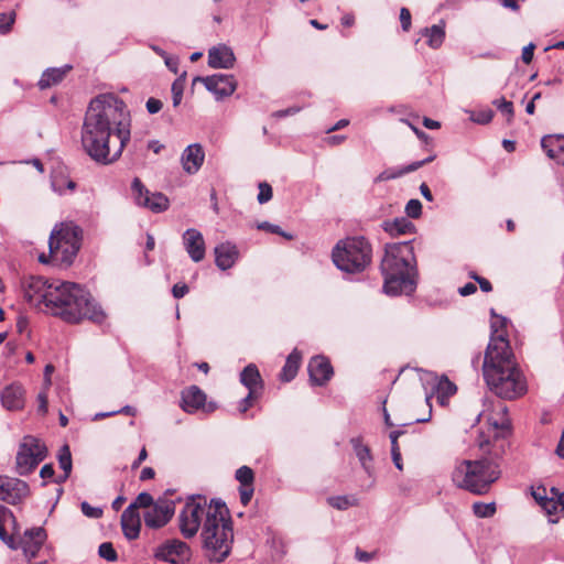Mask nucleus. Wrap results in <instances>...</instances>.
<instances>
[{"mask_svg": "<svg viewBox=\"0 0 564 564\" xmlns=\"http://www.w3.org/2000/svg\"><path fill=\"white\" fill-rule=\"evenodd\" d=\"M121 529L128 540H135L140 534L141 519L134 506H128L121 514Z\"/></svg>", "mask_w": 564, "mask_h": 564, "instance_id": "22", "label": "nucleus"}, {"mask_svg": "<svg viewBox=\"0 0 564 564\" xmlns=\"http://www.w3.org/2000/svg\"><path fill=\"white\" fill-rule=\"evenodd\" d=\"M153 555L158 561L180 564L189 560L191 549L187 543L177 539H172L160 544L154 550Z\"/></svg>", "mask_w": 564, "mask_h": 564, "instance_id": "12", "label": "nucleus"}, {"mask_svg": "<svg viewBox=\"0 0 564 564\" xmlns=\"http://www.w3.org/2000/svg\"><path fill=\"white\" fill-rule=\"evenodd\" d=\"M236 56L231 47L218 44L208 51V65L212 68L230 69L234 67Z\"/></svg>", "mask_w": 564, "mask_h": 564, "instance_id": "19", "label": "nucleus"}, {"mask_svg": "<svg viewBox=\"0 0 564 564\" xmlns=\"http://www.w3.org/2000/svg\"><path fill=\"white\" fill-rule=\"evenodd\" d=\"M391 456H392V460H393L394 466H395L399 470H402L403 465H402V458H401V452H400V449L391 451Z\"/></svg>", "mask_w": 564, "mask_h": 564, "instance_id": "63", "label": "nucleus"}, {"mask_svg": "<svg viewBox=\"0 0 564 564\" xmlns=\"http://www.w3.org/2000/svg\"><path fill=\"white\" fill-rule=\"evenodd\" d=\"M155 476V471L152 467H144L140 474V480L145 481L152 479Z\"/></svg>", "mask_w": 564, "mask_h": 564, "instance_id": "64", "label": "nucleus"}, {"mask_svg": "<svg viewBox=\"0 0 564 564\" xmlns=\"http://www.w3.org/2000/svg\"><path fill=\"white\" fill-rule=\"evenodd\" d=\"M257 398H258V393H257V392H254V391H252V390H251V391H249V392H248V394H247V397H245V398L240 401V403H239V411H240L241 413L247 412V410L252 405L253 400H254V399H257Z\"/></svg>", "mask_w": 564, "mask_h": 564, "instance_id": "51", "label": "nucleus"}, {"mask_svg": "<svg viewBox=\"0 0 564 564\" xmlns=\"http://www.w3.org/2000/svg\"><path fill=\"white\" fill-rule=\"evenodd\" d=\"M312 384L323 386L330 380L334 371L328 359L323 356L313 357L307 366Z\"/></svg>", "mask_w": 564, "mask_h": 564, "instance_id": "18", "label": "nucleus"}, {"mask_svg": "<svg viewBox=\"0 0 564 564\" xmlns=\"http://www.w3.org/2000/svg\"><path fill=\"white\" fill-rule=\"evenodd\" d=\"M257 228L260 230L271 232V234H276V235L283 236L284 238H286L289 240H291L293 238L292 235L284 232L278 225H273L269 221H262V223L258 224Z\"/></svg>", "mask_w": 564, "mask_h": 564, "instance_id": "45", "label": "nucleus"}, {"mask_svg": "<svg viewBox=\"0 0 564 564\" xmlns=\"http://www.w3.org/2000/svg\"><path fill=\"white\" fill-rule=\"evenodd\" d=\"M183 90H184L183 82L181 80V78L176 79L172 84V100H173L174 107H177L181 104L182 98H183Z\"/></svg>", "mask_w": 564, "mask_h": 564, "instance_id": "48", "label": "nucleus"}, {"mask_svg": "<svg viewBox=\"0 0 564 564\" xmlns=\"http://www.w3.org/2000/svg\"><path fill=\"white\" fill-rule=\"evenodd\" d=\"M299 111H300V108L290 107V108H286V109L279 110V111L274 112V116L278 117V118H283V117H286V116L295 115Z\"/></svg>", "mask_w": 564, "mask_h": 564, "instance_id": "62", "label": "nucleus"}, {"mask_svg": "<svg viewBox=\"0 0 564 564\" xmlns=\"http://www.w3.org/2000/svg\"><path fill=\"white\" fill-rule=\"evenodd\" d=\"M435 384L433 386V390L437 394V400L444 404L445 400L456 393V386L449 381V379L445 376L437 379L435 378Z\"/></svg>", "mask_w": 564, "mask_h": 564, "instance_id": "35", "label": "nucleus"}, {"mask_svg": "<svg viewBox=\"0 0 564 564\" xmlns=\"http://www.w3.org/2000/svg\"><path fill=\"white\" fill-rule=\"evenodd\" d=\"M501 475L500 453L488 454L479 459L462 460L452 474L454 484L474 495H485Z\"/></svg>", "mask_w": 564, "mask_h": 564, "instance_id": "5", "label": "nucleus"}, {"mask_svg": "<svg viewBox=\"0 0 564 564\" xmlns=\"http://www.w3.org/2000/svg\"><path fill=\"white\" fill-rule=\"evenodd\" d=\"M30 495L26 481L0 475V500L18 505Z\"/></svg>", "mask_w": 564, "mask_h": 564, "instance_id": "14", "label": "nucleus"}, {"mask_svg": "<svg viewBox=\"0 0 564 564\" xmlns=\"http://www.w3.org/2000/svg\"><path fill=\"white\" fill-rule=\"evenodd\" d=\"M47 456V447L35 436L26 435L19 445L15 469L20 476L31 474Z\"/></svg>", "mask_w": 564, "mask_h": 564, "instance_id": "9", "label": "nucleus"}, {"mask_svg": "<svg viewBox=\"0 0 564 564\" xmlns=\"http://www.w3.org/2000/svg\"><path fill=\"white\" fill-rule=\"evenodd\" d=\"M202 82L205 88L215 95L217 100L234 94L237 88V82L234 75L214 74L206 77H195L194 83Z\"/></svg>", "mask_w": 564, "mask_h": 564, "instance_id": "13", "label": "nucleus"}, {"mask_svg": "<svg viewBox=\"0 0 564 564\" xmlns=\"http://www.w3.org/2000/svg\"><path fill=\"white\" fill-rule=\"evenodd\" d=\"M215 502V510L208 513L202 527V543L206 556L214 562H223L231 551L234 531L228 509L220 500Z\"/></svg>", "mask_w": 564, "mask_h": 564, "instance_id": "6", "label": "nucleus"}, {"mask_svg": "<svg viewBox=\"0 0 564 564\" xmlns=\"http://www.w3.org/2000/svg\"><path fill=\"white\" fill-rule=\"evenodd\" d=\"M240 382L249 390L258 392L262 388V379L256 365L250 364L240 373Z\"/></svg>", "mask_w": 564, "mask_h": 564, "instance_id": "30", "label": "nucleus"}, {"mask_svg": "<svg viewBox=\"0 0 564 564\" xmlns=\"http://www.w3.org/2000/svg\"><path fill=\"white\" fill-rule=\"evenodd\" d=\"M380 268L386 294L397 296L414 293L417 268L412 241L388 243Z\"/></svg>", "mask_w": 564, "mask_h": 564, "instance_id": "4", "label": "nucleus"}, {"mask_svg": "<svg viewBox=\"0 0 564 564\" xmlns=\"http://www.w3.org/2000/svg\"><path fill=\"white\" fill-rule=\"evenodd\" d=\"M206 394L197 386H191L182 391V409L187 413H195L205 405Z\"/></svg>", "mask_w": 564, "mask_h": 564, "instance_id": "23", "label": "nucleus"}, {"mask_svg": "<svg viewBox=\"0 0 564 564\" xmlns=\"http://www.w3.org/2000/svg\"><path fill=\"white\" fill-rule=\"evenodd\" d=\"M82 512L93 519H98L102 516V510L100 508L91 507L88 502L84 501L80 505Z\"/></svg>", "mask_w": 564, "mask_h": 564, "instance_id": "49", "label": "nucleus"}, {"mask_svg": "<svg viewBox=\"0 0 564 564\" xmlns=\"http://www.w3.org/2000/svg\"><path fill=\"white\" fill-rule=\"evenodd\" d=\"M204 158L205 153L200 144H189L181 158L184 171L188 174H195L200 169Z\"/></svg>", "mask_w": 564, "mask_h": 564, "instance_id": "20", "label": "nucleus"}, {"mask_svg": "<svg viewBox=\"0 0 564 564\" xmlns=\"http://www.w3.org/2000/svg\"><path fill=\"white\" fill-rule=\"evenodd\" d=\"M404 432L401 430L392 431L389 435L390 442H391V451L400 449L398 444V438L403 434Z\"/></svg>", "mask_w": 564, "mask_h": 564, "instance_id": "60", "label": "nucleus"}, {"mask_svg": "<svg viewBox=\"0 0 564 564\" xmlns=\"http://www.w3.org/2000/svg\"><path fill=\"white\" fill-rule=\"evenodd\" d=\"M0 540L4 542L9 547L17 549L14 544V538L9 535L4 528V522H0Z\"/></svg>", "mask_w": 564, "mask_h": 564, "instance_id": "53", "label": "nucleus"}, {"mask_svg": "<svg viewBox=\"0 0 564 564\" xmlns=\"http://www.w3.org/2000/svg\"><path fill=\"white\" fill-rule=\"evenodd\" d=\"M57 459L59 468L63 469L64 475L59 476L54 481L56 484H62L69 477L73 467L72 453L68 445H63L61 447V449L58 451Z\"/></svg>", "mask_w": 564, "mask_h": 564, "instance_id": "34", "label": "nucleus"}, {"mask_svg": "<svg viewBox=\"0 0 564 564\" xmlns=\"http://www.w3.org/2000/svg\"><path fill=\"white\" fill-rule=\"evenodd\" d=\"M72 69L73 66L69 64L45 69L37 83L39 88L44 90L59 84Z\"/></svg>", "mask_w": 564, "mask_h": 564, "instance_id": "25", "label": "nucleus"}, {"mask_svg": "<svg viewBox=\"0 0 564 564\" xmlns=\"http://www.w3.org/2000/svg\"><path fill=\"white\" fill-rule=\"evenodd\" d=\"M327 502L330 507L337 510H346L349 507L358 505V498L354 495L347 496H333L327 498Z\"/></svg>", "mask_w": 564, "mask_h": 564, "instance_id": "36", "label": "nucleus"}, {"mask_svg": "<svg viewBox=\"0 0 564 564\" xmlns=\"http://www.w3.org/2000/svg\"><path fill=\"white\" fill-rule=\"evenodd\" d=\"M188 293V286L186 284L176 283L172 288V294L175 299H181Z\"/></svg>", "mask_w": 564, "mask_h": 564, "instance_id": "56", "label": "nucleus"}, {"mask_svg": "<svg viewBox=\"0 0 564 564\" xmlns=\"http://www.w3.org/2000/svg\"><path fill=\"white\" fill-rule=\"evenodd\" d=\"M236 479L240 482V487L253 486L254 473L248 466H241L236 470Z\"/></svg>", "mask_w": 564, "mask_h": 564, "instance_id": "38", "label": "nucleus"}, {"mask_svg": "<svg viewBox=\"0 0 564 564\" xmlns=\"http://www.w3.org/2000/svg\"><path fill=\"white\" fill-rule=\"evenodd\" d=\"M214 253L215 263L223 271L232 268L239 257L237 247L230 242H223L216 246Z\"/></svg>", "mask_w": 564, "mask_h": 564, "instance_id": "21", "label": "nucleus"}, {"mask_svg": "<svg viewBox=\"0 0 564 564\" xmlns=\"http://www.w3.org/2000/svg\"><path fill=\"white\" fill-rule=\"evenodd\" d=\"M14 21H15V12L14 11H12L10 13H4V12L0 13V33L1 34L8 33L11 30Z\"/></svg>", "mask_w": 564, "mask_h": 564, "instance_id": "44", "label": "nucleus"}, {"mask_svg": "<svg viewBox=\"0 0 564 564\" xmlns=\"http://www.w3.org/2000/svg\"><path fill=\"white\" fill-rule=\"evenodd\" d=\"M477 291V286L471 283V282H468L466 283L464 286L459 288L458 289V293L462 295V296H468V295H471L474 294L475 292Z\"/></svg>", "mask_w": 564, "mask_h": 564, "instance_id": "59", "label": "nucleus"}, {"mask_svg": "<svg viewBox=\"0 0 564 564\" xmlns=\"http://www.w3.org/2000/svg\"><path fill=\"white\" fill-rule=\"evenodd\" d=\"M332 258L343 272L356 274L364 272L372 260V247L362 236L348 237L336 243Z\"/></svg>", "mask_w": 564, "mask_h": 564, "instance_id": "7", "label": "nucleus"}, {"mask_svg": "<svg viewBox=\"0 0 564 564\" xmlns=\"http://www.w3.org/2000/svg\"><path fill=\"white\" fill-rule=\"evenodd\" d=\"M145 107H147V110L149 111V113L154 115V113H158L162 109L163 104L161 100L151 97L148 99Z\"/></svg>", "mask_w": 564, "mask_h": 564, "instance_id": "54", "label": "nucleus"}, {"mask_svg": "<svg viewBox=\"0 0 564 564\" xmlns=\"http://www.w3.org/2000/svg\"><path fill=\"white\" fill-rule=\"evenodd\" d=\"M382 229L392 237L413 234L415 226L406 217H398L393 220H386L382 224Z\"/></svg>", "mask_w": 564, "mask_h": 564, "instance_id": "27", "label": "nucleus"}, {"mask_svg": "<svg viewBox=\"0 0 564 564\" xmlns=\"http://www.w3.org/2000/svg\"><path fill=\"white\" fill-rule=\"evenodd\" d=\"M131 189L135 204L152 213L165 212L170 206V200L163 193L150 192L138 177L133 178Z\"/></svg>", "mask_w": 564, "mask_h": 564, "instance_id": "11", "label": "nucleus"}, {"mask_svg": "<svg viewBox=\"0 0 564 564\" xmlns=\"http://www.w3.org/2000/svg\"><path fill=\"white\" fill-rule=\"evenodd\" d=\"M37 412L42 415L46 414L47 412V395L45 392H40L37 395Z\"/></svg>", "mask_w": 564, "mask_h": 564, "instance_id": "57", "label": "nucleus"}, {"mask_svg": "<svg viewBox=\"0 0 564 564\" xmlns=\"http://www.w3.org/2000/svg\"><path fill=\"white\" fill-rule=\"evenodd\" d=\"M350 443L352 445L354 452L356 456L358 457L362 468L368 475H371V465L372 456L370 448L362 443L361 437H354L350 440Z\"/></svg>", "mask_w": 564, "mask_h": 564, "instance_id": "31", "label": "nucleus"}, {"mask_svg": "<svg viewBox=\"0 0 564 564\" xmlns=\"http://www.w3.org/2000/svg\"><path fill=\"white\" fill-rule=\"evenodd\" d=\"M82 145L101 164L117 161L130 140V117L123 100L101 94L88 105L82 127Z\"/></svg>", "mask_w": 564, "mask_h": 564, "instance_id": "1", "label": "nucleus"}, {"mask_svg": "<svg viewBox=\"0 0 564 564\" xmlns=\"http://www.w3.org/2000/svg\"><path fill=\"white\" fill-rule=\"evenodd\" d=\"M253 491H254L253 486L239 487L240 502L245 507L251 501Z\"/></svg>", "mask_w": 564, "mask_h": 564, "instance_id": "52", "label": "nucleus"}, {"mask_svg": "<svg viewBox=\"0 0 564 564\" xmlns=\"http://www.w3.org/2000/svg\"><path fill=\"white\" fill-rule=\"evenodd\" d=\"M154 500L153 497L149 492H141L138 495L135 500L131 502L129 506H134V511H138L139 508H150L153 507Z\"/></svg>", "mask_w": 564, "mask_h": 564, "instance_id": "43", "label": "nucleus"}, {"mask_svg": "<svg viewBox=\"0 0 564 564\" xmlns=\"http://www.w3.org/2000/svg\"><path fill=\"white\" fill-rule=\"evenodd\" d=\"M1 402L8 410H20L24 404V389L19 383H12L1 392Z\"/></svg>", "mask_w": 564, "mask_h": 564, "instance_id": "24", "label": "nucleus"}, {"mask_svg": "<svg viewBox=\"0 0 564 564\" xmlns=\"http://www.w3.org/2000/svg\"><path fill=\"white\" fill-rule=\"evenodd\" d=\"M532 496L534 500L540 503L547 513H552L553 510L557 509L556 502L552 498L546 497V490L544 487H538L533 489Z\"/></svg>", "mask_w": 564, "mask_h": 564, "instance_id": "37", "label": "nucleus"}, {"mask_svg": "<svg viewBox=\"0 0 564 564\" xmlns=\"http://www.w3.org/2000/svg\"><path fill=\"white\" fill-rule=\"evenodd\" d=\"M541 145L550 159L564 166V137H544Z\"/></svg>", "mask_w": 564, "mask_h": 564, "instance_id": "26", "label": "nucleus"}, {"mask_svg": "<svg viewBox=\"0 0 564 564\" xmlns=\"http://www.w3.org/2000/svg\"><path fill=\"white\" fill-rule=\"evenodd\" d=\"M272 187L270 184L263 182L259 184L258 202L259 204H265L272 198Z\"/></svg>", "mask_w": 564, "mask_h": 564, "instance_id": "47", "label": "nucleus"}, {"mask_svg": "<svg viewBox=\"0 0 564 564\" xmlns=\"http://www.w3.org/2000/svg\"><path fill=\"white\" fill-rule=\"evenodd\" d=\"M175 505L173 501L163 500L155 503L143 514L148 528L159 529L164 527L174 516Z\"/></svg>", "mask_w": 564, "mask_h": 564, "instance_id": "15", "label": "nucleus"}, {"mask_svg": "<svg viewBox=\"0 0 564 564\" xmlns=\"http://www.w3.org/2000/svg\"><path fill=\"white\" fill-rule=\"evenodd\" d=\"M534 48H535V45L533 43H530L523 47L522 55H521L523 63L530 64L532 62Z\"/></svg>", "mask_w": 564, "mask_h": 564, "instance_id": "55", "label": "nucleus"}, {"mask_svg": "<svg viewBox=\"0 0 564 564\" xmlns=\"http://www.w3.org/2000/svg\"><path fill=\"white\" fill-rule=\"evenodd\" d=\"M487 346L482 372L489 389L501 399L513 400L528 390L527 379L518 367L509 340L505 333H499L496 323Z\"/></svg>", "mask_w": 564, "mask_h": 564, "instance_id": "3", "label": "nucleus"}, {"mask_svg": "<svg viewBox=\"0 0 564 564\" xmlns=\"http://www.w3.org/2000/svg\"><path fill=\"white\" fill-rule=\"evenodd\" d=\"M411 12L408 8H401L400 10V22L401 28L404 32H408L411 29Z\"/></svg>", "mask_w": 564, "mask_h": 564, "instance_id": "50", "label": "nucleus"}, {"mask_svg": "<svg viewBox=\"0 0 564 564\" xmlns=\"http://www.w3.org/2000/svg\"><path fill=\"white\" fill-rule=\"evenodd\" d=\"M408 217L416 219L422 214V204L419 199H410L405 206Z\"/></svg>", "mask_w": 564, "mask_h": 564, "instance_id": "46", "label": "nucleus"}, {"mask_svg": "<svg viewBox=\"0 0 564 564\" xmlns=\"http://www.w3.org/2000/svg\"><path fill=\"white\" fill-rule=\"evenodd\" d=\"M25 301L33 306L44 304L53 315L67 323L87 318L102 323L106 315L88 291L73 282H48L42 276H29L22 281Z\"/></svg>", "mask_w": 564, "mask_h": 564, "instance_id": "2", "label": "nucleus"}, {"mask_svg": "<svg viewBox=\"0 0 564 564\" xmlns=\"http://www.w3.org/2000/svg\"><path fill=\"white\" fill-rule=\"evenodd\" d=\"M435 159V155H431L424 160H420V161H415L402 169H398V170H386L383 172H381L379 175H378V180L379 181H389V180H393V178H397V177H400L404 174H408V173H411V172H414L416 170H419L420 167H422L423 165L432 162L433 160Z\"/></svg>", "mask_w": 564, "mask_h": 564, "instance_id": "28", "label": "nucleus"}, {"mask_svg": "<svg viewBox=\"0 0 564 564\" xmlns=\"http://www.w3.org/2000/svg\"><path fill=\"white\" fill-rule=\"evenodd\" d=\"M98 555L109 562H115L118 558L117 551L110 542H104L99 545Z\"/></svg>", "mask_w": 564, "mask_h": 564, "instance_id": "42", "label": "nucleus"}, {"mask_svg": "<svg viewBox=\"0 0 564 564\" xmlns=\"http://www.w3.org/2000/svg\"><path fill=\"white\" fill-rule=\"evenodd\" d=\"M215 510V502L208 505L205 497H192L186 501L178 516V528L185 539L196 535L200 524L207 519L208 513Z\"/></svg>", "mask_w": 564, "mask_h": 564, "instance_id": "8", "label": "nucleus"}, {"mask_svg": "<svg viewBox=\"0 0 564 564\" xmlns=\"http://www.w3.org/2000/svg\"><path fill=\"white\" fill-rule=\"evenodd\" d=\"M46 538V531L42 527L32 528L24 532L21 539V547L30 563L36 557Z\"/></svg>", "mask_w": 564, "mask_h": 564, "instance_id": "16", "label": "nucleus"}, {"mask_svg": "<svg viewBox=\"0 0 564 564\" xmlns=\"http://www.w3.org/2000/svg\"><path fill=\"white\" fill-rule=\"evenodd\" d=\"M435 159V155H431L424 160H420V161H415L402 169H398V170H386L383 172H381L379 175H378V180L379 181H389V180H393V178H397V177H400L404 174H408V173H411V172H414L416 170H419L420 167H422L423 165L432 162L433 160Z\"/></svg>", "mask_w": 564, "mask_h": 564, "instance_id": "29", "label": "nucleus"}, {"mask_svg": "<svg viewBox=\"0 0 564 564\" xmlns=\"http://www.w3.org/2000/svg\"><path fill=\"white\" fill-rule=\"evenodd\" d=\"M474 280L479 284V288L484 292H490L492 290L491 283L482 276H474Z\"/></svg>", "mask_w": 564, "mask_h": 564, "instance_id": "61", "label": "nucleus"}, {"mask_svg": "<svg viewBox=\"0 0 564 564\" xmlns=\"http://www.w3.org/2000/svg\"><path fill=\"white\" fill-rule=\"evenodd\" d=\"M301 359V352L296 348H294L292 352L288 356L285 365L282 368L281 380L289 382L295 378L297 370L300 368Z\"/></svg>", "mask_w": 564, "mask_h": 564, "instance_id": "32", "label": "nucleus"}, {"mask_svg": "<svg viewBox=\"0 0 564 564\" xmlns=\"http://www.w3.org/2000/svg\"><path fill=\"white\" fill-rule=\"evenodd\" d=\"M421 34L427 39V45L431 48L436 50L442 46L445 40V25L442 22V24H434L430 28H424L421 30Z\"/></svg>", "mask_w": 564, "mask_h": 564, "instance_id": "33", "label": "nucleus"}, {"mask_svg": "<svg viewBox=\"0 0 564 564\" xmlns=\"http://www.w3.org/2000/svg\"><path fill=\"white\" fill-rule=\"evenodd\" d=\"M467 112L470 113V120L478 124H487L494 118V111L490 108L481 109L477 112H475V111H467Z\"/></svg>", "mask_w": 564, "mask_h": 564, "instance_id": "41", "label": "nucleus"}, {"mask_svg": "<svg viewBox=\"0 0 564 564\" xmlns=\"http://www.w3.org/2000/svg\"><path fill=\"white\" fill-rule=\"evenodd\" d=\"M183 245L189 258L194 262H200L205 258V240L202 232L195 228H188L183 234Z\"/></svg>", "mask_w": 564, "mask_h": 564, "instance_id": "17", "label": "nucleus"}, {"mask_svg": "<svg viewBox=\"0 0 564 564\" xmlns=\"http://www.w3.org/2000/svg\"><path fill=\"white\" fill-rule=\"evenodd\" d=\"M473 511L478 518H490L496 513V505L495 502H475L473 505Z\"/></svg>", "mask_w": 564, "mask_h": 564, "instance_id": "39", "label": "nucleus"}, {"mask_svg": "<svg viewBox=\"0 0 564 564\" xmlns=\"http://www.w3.org/2000/svg\"><path fill=\"white\" fill-rule=\"evenodd\" d=\"M55 475V471H54V467L52 464H45L41 470H40V476L43 478V479H51L53 478Z\"/></svg>", "mask_w": 564, "mask_h": 564, "instance_id": "58", "label": "nucleus"}, {"mask_svg": "<svg viewBox=\"0 0 564 564\" xmlns=\"http://www.w3.org/2000/svg\"><path fill=\"white\" fill-rule=\"evenodd\" d=\"M492 104L501 112V115L506 117L507 121L511 122L514 115L513 104L506 100L505 98L496 99L492 101Z\"/></svg>", "mask_w": 564, "mask_h": 564, "instance_id": "40", "label": "nucleus"}, {"mask_svg": "<svg viewBox=\"0 0 564 564\" xmlns=\"http://www.w3.org/2000/svg\"><path fill=\"white\" fill-rule=\"evenodd\" d=\"M79 238L77 236L76 229L74 228H54L50 236V256L55 258L59 257L61 261L64 263L70 264L73 262L79 250Z\"/></svg>", "mask_w": 564, "mask_h": 564, "instance_id": "10", "label": "nucleus"}]
</instances>
